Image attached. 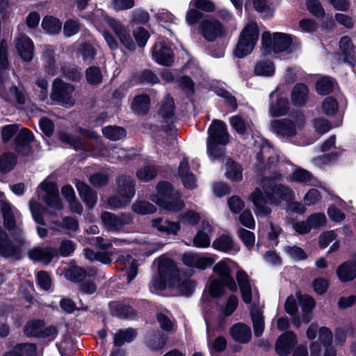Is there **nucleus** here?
I'll return each mask as SVG.
<instances>
[{"instance_id": "obj_1", "label": "nucleus", "mask_w": 356, "mask_h": 356, "mask_svg": "<svg viewBox=\"0 0 356 356\" xmlns=\"http://www.w3.org/2000/svg\"><path fill=\"white\" fill-rule=\"evenodd\" d=\"M281 175L276 177H265L261 180V188H256L250 198L255 209L254 213L257 216L266 217L271 213L268 205V200L271 204L276 203L275 197L284 201H291L294 198V193L289 186L278 184Z\"/></svg>"}, {"instance_id": "obj_2", "label": "nucleus", "mask_w": 356, "mask_h": 356, "mask_svg": "<svg viewBox=\"0 0 356 356\" xmlns=\"http://www.w3.org/2000/svg\"><path fill=\"white\" fill-rule=\"evenodd\" d=\"M300 47V41L289 34L275 32L271 35L269 31H265L261 35V51L264 56H268L272 51L291 54Z\"/></svg>"}, {"instance_id": "obj_3", "label": "nucleus", "mask_w": 356, "mask_h": 356, "mask_svg": "<svg viewBox=\"0 0 356 356\" xmlns=\"http://www.w3.org/2000/svg\"><path fill=\"white\" fill-rule=\"evenodd\" d=\"M154 264L157 266V273L152 278L149 284L151 290L162 291L167 287L177 285L175 281L181 274L172 259L161 256Z\"/></svg>"}, {"instance_id": "obj_4", "label": "nucleus", "mask_w": 356, "mask_h": 356, "mask_svg": "<svg viewBox=\"0 0 356 356\" xmlns=\"http://www.w3.org/2000/svg\"><path fill=\"white\" fill-rule=\"evenodd\" d=\"M229 142L226 124L220 120H214L208 129L207 148L208 155L214 159L223 156L224 146Z\"/></svg>"}, {"instance_id": "obj_5", "label": "nucleus", "mask_w": 356, "mask_h": 356, "mask_svg": "<svg viewBox=\"0 0 356 356\" xmlns=\"http://www.w3.org/2000/svg\"><path fill=\"white\" fill-rule=\"evenodd\" d=\"M116 195L108 198L107 203L112 209L127 206L136 193V181L127 175L121 174L116 178Z\"/></svg>"}, {"instance_id": "obj_6", "label": "nucleus", "mask_w": 356, "mask_h": 356, "mask_svg": "<svg viewBox=\"0 0 356 356\" xmlns=\"http://www.w3.org/2000/svg\"><path fill=\"white\" fill-rule=\"evenodd\" d=\"M157 194L153 195L151 200L170 212H178L184 207L183 201L180 200V194L171 184L163 181L156 186Z\"/></svg>"}, {"instance_id": "obj_7", "label": "nucleus", "mask_w": 356, "mask_h": 356, "mask_svg": "<svg viewBox=\"0 0 356 356\" xmlns=\"http://www.w3.org/2000/svg\"><path fill=\"white\" fill-rule=\"evenodd\" d=\"M13 241L9 235L0 227V256L5 258L19 259L21 257L22 247L27 243L22 227H17L11 232Z\"/></svg>"}, {"instance_id": "obj_8", "label": "nucleus", "mask_w": 356, "mask_h": 356, "mask_svg": "<svg viewBox=\"0 0 356 356\" xmlns=\"http://www.w3.org/2000/svg\"><path fill=\"white\" fill-rule=\"evenodd\" d=\"M259 31L257 24L249 22L242 29L238 42L234 51L238 58H244L249 55L254 49L259 39Z\"/></svg>"}, {"instance_id": "obj_9", "label": "nucleus", "mask_w": 356, "mask_h": 356, "mask_svg": "<svg viewBox=\"0 0 356 356\" xmlns=\"http://www.w3.org/2000/svg\"><path fill=\"white\" fill-rule=\"evenodd\" d=\"M304 118L302 115H298L293 119L284 118L275 120L270 122L271 131L278 136L293 137L297 131L303 126Z\"/></svg>"}, {"instance_id": "obj_10", "label": "nucleus", "mask_w": 356, "mask_h": 356, "mask_svg": "<svg viewBox=\"0 0 356 356\" xmlns=\"http://www.w3.org/2000/svg\"><path fill=\"white\" fill-rule=\"evenodd\" d=\"M74 88L73 86L63 82L60 79H56L52 85L50 97L51 100L63 105L72 106L75 103L73 97Z\"/></svg>"}, {"instance_id": "obj_11", "label": "nucleus", "mask_w": 356, "mask_h": 356, "mask_svg": "<svg viewBox=\"0 0 356 356\" xmlns=\"http://www.w3.org/2000/svg\"><path fill=\"white\" fill-rule=\"evenodd\" d=\"M100 219L104 227L107 231L119 232L124 226L132 222L133 216L130 213H121L115 215L113 213L104 211L102 213Z\"/></svg>"}, {"instance_id": "obj_12", "label": "nucleus", "mask_w": 356, "mask_h": 356, "mask_svg": "<svg viewBox=\"0 0 356 356\" xmlns=\"http://www.w3.org/2000/svg\"><path fill=\"white\" fill-rule=\"evenodd\" d=\"M229 259H224L216 263L213 267V272L225 282L227 288L232 292L237 291V284L232 276L231 264Z\"/></svg>"}, {"instance_id": "obj_13", "label": "nucleus", "mask_w": 356, "mask_h": 356, "mask_svg": "<svg viewBox=\"0 0 356 356\" xmlns=\"http://www.w3.org/2000/svg\"><path fill=\"white\" fill-rule=\"evenodd\" d=\"M181 260L188 267L204 270L211 266L215 263L216 259L213 256L189 252L182 255Z\"/></svg>"}, {"instance_id": "obj_14", "label": "nucleus", "mask_w": 356, "mask_h": 356, "mask_svg": "<svg viewBox=\"0 0 356 356\" xmlns=\"http://www.w3.org/2000/svg\"><path fill=\"white\" fill-rule=\"evenodd\" d=\"M40 186L45 193L42 197L44 202L49 207L56 210H61L63 209V204L59 198L57 185L54 182L44 181L40 184Z\"/></svg>"}, {"instance_id": "obj_15", "label": "nucleus", "mask_w": 356, "mask_h": 356, "mask_svg": "<svg viewBox=\"0 0 356 356\" xmlns=\"http://www.w3.org/2000/svg\"><path fill=\"white\" fill-rule=\"evenodd\" d=\"M200 30L201 35L209 42L215 40L223 34L221 24L214 19H204L200 24Z\"/></svg>"}, {"instance_id": "obj_16", "label": "nucleus", "mask_w": 356, "mask_h": 356, "mask_svg": "<svg viewBox=\"0 0 356 356\" xmlns=\"http://www.w3.org/2000/svg\"><path fill=\"white\" fill-rule=\"evenodd\" d=\"M298 299L301 305L302 315L301 318L297 316L293 318V324L296 327H300L302 323H309L312 320L311 312L315 305L314 300L309 296H300Z\"/></svg>"}, {"instance_id": "obj_17", "label": "nucleus", "mask_w": 356, "mask_h": 356, "mask_svg": "<svg viewBox=\"0 0 356 356\" xmlns=\"http://www.w3.org/2000/svg\"><path fill=\"white\" fill-rule=\"evenodd\" d=\"M297 343L296 336L291 331L283 333L275 343L276 353L280 356L288 355Z\"/></svg>"}, {"instance_id": "obj_18", "label": "nucleus", "mask_w": 356, "mask_h": 356, "mask_svg": "<svg viewBox=\"0 0 356 356\" xmlns=\"http://www.w3.org/2000/svg\"><path fill=\"white\" fill-rule=\"evenodd\" d=\"M33 139V134L27 129H22L15 138V150L24 156L32 153L31 143Z\"/></svg>"}, {"instance_id": "obj_19", "label": "nucleus", "mask_w": 356, "mask_h": 356, "mask_svg": "<svg viewBox=\"0 0 356 356\" xmlns=\"http://www.w3.org/2000/svg\"><path fill=\"white\" fill-rule=\"evenodd\" d=\"M0 207L3 216V225L8 231L13 232L17 227H21L19 225L16 226L15 217L21 216L18 211H14L12 205L3 200L0 202Z\"/></svg>"}, {"instance_id": "obj_20", "label": "nucleus", "mask_w": 356, "mask_h": 356, "mask_svg": "<svg viewBox=\"0 0 356 356\" xmlns=\"http://www.w3.org/2000/svg\"><path fill=\"white\" fill-rule=\"evenodd\" d=\"M55 253L56 250L53 248L36 246L28 252V256L33 261L47 265L52 261Z\"/></svg>"}, {"instance_id": "obj_21", "label": "nucleus", "mask_w": 356, "mask_h": 356, "mask_svg": "<svg viewBox=\"0 0 356 356\" xmlns=\"http://www.w3.org/2000/svg\"><path fill=\"white\" fill-rule=\"evenodd\" d=\"M152 56L156 63L163 65L169 66L174 61L172 49L161 42L154 45Z\"/></svg>"}, {"instance_id": "obj_22", "label": "nucleus", "mask_w": 356, "mask_h": 356, "mask_svg": "<svg viewBox=\"0 0 356 356\" xmlns=\"http://www.w3.org/2000/svg\"><path fill=\"white\" fill-rule=\"evenodd\" d=\"M108 24L109 26L115 32V35L118 37L121 43L127 49L131 51L135 49L134 42H133L129 33L122 24L113 19H111L108 21Z\"/></svg>"}, {"instance_id": "obj_23", "label": "nucleus", "mask_w": 356, "mask_h": 356, "mask_svg": "<svg viewBox=\"0 0 356 356\" xmlns=\"http://www.w3.org/2000/svg\"><path fill=\"white\" fill-rule=\"evenodd\" d=\"M236 279L240 289L243 300L250 304L252 301V286L247 273L239 268L236 274Z\"/></svg>"}, {"instance_id": "obj_24", "label": "nucleus", "mask_w": 356, "mask_h": 356, "mask_svg": "<svg viewBox=\"0 0 356 356\" xmlns=\"http://www.w3.org/2000/svg\"><path fill=\"white\" fill-rule=\"evenodd\" d=\"M19 55L24 61H31L33 56L34 45L33 41L26 35H20L16 42Z\"/></svg>"}, {"instance_id": "obj_25", "label": "nucleus", "mask_w": 356, "mask_h": 356, "mask_svg": "<svg viewBox=\"0 0 356 356\" xmlns=\"http://www.w3.org/2000/svg\"><path fill=\"white\" fill-rule=\"evenodd\" d=\"M178 172L181 180L186 188L188 189H193L196 187V177L190 171L188 161L186 158H184L180 162Z\"/></svg>"}, {"instance_id": "obj_26", "label": "nucleus", "mask_w": 356, "mask_h": 356, "mask_svg": "<svg viewBox=\"0 0 356 356\" xmlns=\"http://www.w3.org/2000/svg\"><path fill=\"white\" fill-rule=\"evenodd\" d=\"M229 332L234 341L241 343H248L252 337L250 327L242 323L234 325Z\"/></svg>"}, {"instance_id": "obj_27", "label": "nucleus", "mask_w": 356, "mask_h": 356, "mask_svg": "<svg viewBox=\"0 0 356 356\" xmlns=\"http://www.w3.org/2000/svg\"><path fill=\"white\" fill-rule=\"evenodd\" d=\"M118 265H123L122 269L127 272L128 282H131L136 276L138 273V265L136 260L128 254H122L117 261Z\"/></svg>"}, {"instance_id": "obj_28", "label": "nucleus", "mask_w": 356, "mask_h": 356, "mask_svg": "<svg viewBox=\"0 0 356 356\" xmlns=\"http://www.w3.org/2000/svg\"><path fill=\"white\" fill-rule=\"evenodd\" d=\"M76 187L86 207L92 209L97 201V193L92 191L86 184L81 181L76 182Z\"/></svg>"}, {"instance_id": "obj_29", "label": "nucleus", "mask_w": 356, "mask_h": 356, "mask_svg": "<svg viewBox=\"0 0 356 356\" xmlns=\"http://www.w3.org/2000/svg\"><path fill=\"white\" fill-rule=\"evenodd\" d=\"M152 226L161 232L167 234L177 235L180 229L179 222L163 220L161 218H157L152 220Z\"/></svg>"}, {"instance_id": "obj_30", "label": "nucleus", "mask_w": 356, "mask_h": 356, "mask_svg": "<svg viewBox=\"0 0 356 356\" xmlns=\"http://www.w3.org/2000/svg\"><path fill=\"white\" fill-rule=\"evenodd\" d=\"M203 230L199 231L193 238V244L198 248H208L211 244V238L209 232H211L212 227L208 222L202 223Z\"/></svg>"}, {"instance_id": "obj_31", "label": "nucleus", "mask_w": 356, "mask_h": 356, "mask_svg": "<svg viewBox=\"0 0 356 356\" xmlns=\"http://www.w3.org/2000/svg\"><path fill=\"white\" fill-rule=\"evenodd\" d=\"M308 88L303 83L296 84L291 94V101L295 106H302L308 99Z\"/></svg>"}, {"instance_id": "obj_32", "label": "nucleus", "mask_w": 356, "mask_h": 356, "mask_svg": "<svg viewBox=\"0 0 356 356\" xmlns=\"http://www.w3.org/2000/svg\"><path fill=\"white\" fill-rule=\"evenodd\" d=\"M289 180L311 186H318V180L314 177L310 172L301 168H298L293 171Z\"/></svg>"}, {"instance_id": "obj_33", "label": "nucleus", "mask_w": 356, "mask_h": 356, "mask_svg": "<svg viewBox=\"0 0 356 356\" xmlns=\"http://www.w3.org/2000/svg\"><path fill=\"white\" fill-rule=\"evenodd\" d=\"M339 48L341 54L343 56V61L348 63L351 67L354 66V50L353 44L348 36H343L339 41Z\"/></svg>"}, {"instance_id": "obj_34", "label": "nucleus", "mask_w": 356, "mask_h": 356, "mask_svg": "<svg viewBox=\"0 0 356 356\" xmlns=\"http://www.w3.org/2000/svg\"><path fill=\"white\" fill-rule=\"evenodd\" d=\"M131 108L138 115L146 114L150 108L149 96L145 94L136 96L132 101Z\"/></svg>"}, {"instance_id": "obj_35", "label": "nucleus", "mask_w": 356, "mask_h": 356, "mask_svg": "<svg viewBox=\"0 0 356 356\" xmlns=\"http://www.w3.org/2000/svg\"><path fill=\"white\" fill-rule=\"evenodd\" d=\"M337 273L341 282H350L356 277V264L352 262H344L338 267Z\"/></svg>"}, {"instance_id": "obj_36", "label": "nucleus", "mask_w": 356, "mask_h": 356, "mask_svg": "<svg viewBox=\"0 0 356 356\" xmlns=\"http://www.w3.org/2000/svg\"><path fill=\"white\" fill-rule=\"evenodd\" d=\"M289 111V104L288 100L284 97H278L275 101H272L269 113L273 117H279L285 115Z\"/></svg>"}, {"instance_id": "obj_37", "label": "nucleus", "mask_w": 356, "mask_h": 356, "mask_svg": "<svg viewBox=\"0 0 356 356\" xmlns=\"http://www.w3.org/2000/svg\"><path fill=\"white\" fill-rule=\"evenodd\" d=\"M250 315L252 321L254 334L255 337H259L261 336L264 330V318L261 311L257 307H252L250 309Z\"/></svg>"}, {"instance_id": "obj_38", "label": "nucleus", "mask_w": 356, "mask_h": 356, "mask_svg": "<svg viewBox=\"0 0 356 356\" xmlns=\"http://www.w3.org/2000/svg\"><path fill=\"white\" fill-rule=\"evenodd\" d=\"M97 154L109 158L117 159L120 161H124L130 159L127 151L117 147H102L99 153Z\"/></svg>"}, {"instance_id": "obj_39", "label": "nucleus", "mask_w": 356, "mask_h": 356, "mask_svg": "<svg viewBox=\"0 0 356 356\" xmlns=\"http://www.w3.org/2000/svg\"><path fill=\"white\" fill-rule=\"evenodd\" d=\"M55 49L51 46H45L42 54V60L44 63L47 72L54 75L56 70V63L55 60Z\"/></svg>"}, {"instance_id": "obj_40", "label": "nucleus", "mask_w": 356, "mask_h": 356, "mask_svg": "<svg viewBox=\"0 0 356 356\" xmlns=\"http://www.w3.org/2000/svg\"><path fill=\"white\" fill-rule=\"evenodd\" d=\"M1 96L8 102L15 101L19 104H24L26 101V94L22 88L16 86L10 88L9 92H1Z\"/></svg>"}, {"instance_id": "obj_41", "label": "nucleus", "mask_w": 356, "mask_h": 356, "mask_svg": "<svg viewBox=\"0 0 356 356\" xmlns=\"http://www.w3.org/2000/svg\"><path fill=\"white\" fill-rule=\"evenodd\" d=\"M136 331L132 328L119 330L114 335V345L122 346L125 343L131 342L136 336Z\"/></svg>"}, {"instance_id": "obj_42", "label": "nucleus", "mask_w": 356, "mask_h": 356, "mask_svg": "<svg viewBox=\"0 0 356 356\" xmlns=\"http://www.w3.org/2000/svg\"><path fill=\"white\" fill-rule=\"evenodd\" d=\"M212 247L224 252H229L235 250L232 238L228 234H223L217 238L213 242Z\"/></svg>"}, {"instance_id": "obj_43", "label": "nucleus", "mask_w": 356, "mask_h": 356, "mask_svg": "<svg viewBox=\"0 0 356 356\" xmlns=\"http://www.w3.org/2000/svg\"><path fill=\"white\" fill-rule=\"evenodd\" d=\"M159 114L165 122H172L175 115V103L172 98L166 96L162 102Z\"/></svg>"}, {"instance_id": "obj_44", "label": "nucleus", "mask_w": 356, "mask_h": 356, "mask_svg": "<svg viewBox=\"0 0 356 356\" xmlns=\"http://www.w3.org/2000/svg\"><path fill=\"white\" fill-rule=\"evenodd\" d=\"M175 282H177V285L172 286L171 288L178 289L180 293L184 296L191 295L196 286V282L194 280L184 278L181 275Z\"/></svg>"}, {"instance_id": "obj_45", "label": "nucleus", "mask_w": 356, "mask_h": 356, "mask_svg": "<svg viewBox=\"0 0 356 356\" xmlns=\"http://www.w3.org/2000/svg\"><path fill=\"white\" fill-rule=\"evenodd\" d=\"M227 288L225 282L217 277H211L209 282L208 290L211 296L219 298L223 296Z\"/></svg>"}, {"instance_id": "obj_46", "label": "nucleus", "mask_w": 356, "mask_h": 356, "mask_svg": "<svg viewBox=\"0 0 356 356\" xmlns=\"http://www.w3.org/2000/svg\"><path fill=\"white\" fill-rule=\"evenodd\" d=\"M43 29L49 34H57L61 31L62 22L57 18L46 16L42 22Z\"/></svg>"}, {"instance_id": "obj_47", "label": "nucleus", "mask_w": 356, "mask_h": 356, "mask_svg": "<svg viewBox=\"0 0 356 356\" xmlns=\"http://www.w3.org/2000/svg\"><path fill=\"white\" fill-rule=\"evenodd\" d=\"M104 136L110 140H118L126 136V131L120 127L108 126L102 129Z\"/></svg>"}, {"instance_id": "obj_48", "label": "nucleus", "mask_w": 356, "mask_h": 356, "mask_svg": "<svg viewBox=\"0 0 356 356\" xmlns=\"http://www.w3.org/2000/svg\"><path fill=\"white\" fill-rule=\"evenodd\" d=\"M29 209L34 221L38 225H45V222L43 218L44 208L41 204L31 199L29 201Z\"/></svg>"}, {"instance_id": "obj_49", "label": "nucleus", "mask_w": 356, "mask_h": 356, "mask_svg": "<svg viewBox=\"0 0 356 356\" xmlns=\"http://www.w3.org/2000/svg\"><path fill=\"white\" fill-rule=\"evenodd\" d=\"M257 159L260 162L265 163L266 167H270L277 161V156L274 150L269 147H263L257 155Z\"/></svg>"}, {"instance_id": "obj_50", "label": "nucleus", "mask_w": 356, "mask_h": 356, "mask_svg": "<svg viewBox=\"0 0 356 356\" xmlns=\"http://www.w3.org/2000/svg\"><path fill=\"white\" fill-rule=\"evenodd\" d=\"M58 139L62 143H65L76 149H86L85 145L79 137L74 136L70 134L65 132L60 133L58 135Z\"/></svg>"}, {"instance_id": "obj_51", "label": "nucleus", "mask_w": 356, "mask_h": 356, "mask_svg": "<svg viewBox=\"0 0 356 356\" xmlns=\"http://www.w3.org/2000/svg\"><path fill=\"white\" fill-rule=\"evenodd\" d=\"M226 176L232 181H240L242 179L241 167L229 159L226 163Z\"/></svg>"}, {"instance_id": "obj_52", "label": "nucleus", "mask_w": 356, "mask_h": 356, "mask_svg": "<svg viewBox=\"0 0 356 356\" xmlns=\"http://www.w3.org/2000/svg\"><path fill=\"white\" fill-rule=\"evenodd\" d=\"M334 86V80L329 76H324L316 82V90L318 94L325 95L332 92Z\"/></svg>"}, {"instance_id": "obj_53", "label": "nucleus", "mask_w": 356, "mask_h": 356, "mask_svg": "<svg viewBox=\"0 0 356 356\" xmlns=\"http://www.w3.org/2000/svg\"><path fill=\"white\" fill-rule=\"evenodd\" d=\"M44 322L42 321H31L26 323L24 327V333L29 337H41Z\"/></svg>"}, {"instance_id": "obj_54", "label": "nucleus", "mask_w": 356, "mask_h": 356, "mask_svg": "<svg viewBox=\"0 0 356 356\" xmlns=\"http://www.w3.org/2000/svg\"><path fill=\"white\" fill-rule=\"evenodd\" d=\"M254 73L259 76H272L275 73V66L270 60L258 62L254 67Z\"/></svg>"}, {"instance_id": "obj_55", "label": "nucleus", "mask_w": 356, "mask_h": 356, "mask_svg": "<svg viewBox=\"0 0 356 356\" xmlns=\"http://www.w3.org/2000/svg\"><path fill=\"white\" fill-rule=\"evenodd\" d=\"M132 211L140 215L151 214L156 212V207L146 201H136L131 206Z\"/></svg>"}, {"instance_id": "obj_56", "label": "nucleus", "mask_w": 356, "mask_h": 356, "mask_svg": "<svg viewBox=\"0 0 356 356\" xmlns=\"http://www.w3.org/2000/svg\"><path fill=\"white\" fill-rule=\"evenodd\" d=\"M157 170L153 165H145L136 172L137 178L141 181L147 182L156 177Z\"/></svg>"}, {"instance_id": "obj_57", "label": "nucleus", "mask_w": 356, "mask_h": 356, "mask_svg": "<svg viewBox=\"0 0 356 356\" xmlns=\"http://www.w3.org/2000/svg\"><path fill=\"white\" fill-rule=\"evenodd\" d=\"M146 342L149 348L156 350L161 349L164 346L165 343V339L160 332H155L148 336Z\"/></svg>"}, {"instance_id": "obj_58", "label": "nucleus", "mask_w": 356, "mask_h": 356, "mask_svg": "<svg viewBox=\"0 0 356 356\" xmlns=\"http://www.w3.org/2000/svg\"><path fill=\"white\" fill-rule=\"evenodd\" d=\"M87 82L90 85H98L102 81V74L98 67L92 66L86 70Z\"/></svg>"}, {"instance_id": "obj_59", "label": "nucleus", "mask_w": 356, "mask_h": 356, "mask_svg": "<svg viewBox=\"0 0 356 356\" xmlns=\"http://www.w3.org/2000/svg\"><path fill=\"white\" fill-rule=\"evenodd\" d=\"M16 164V159L12 153H5L0 156V170L8 172L13 170Z\"/></svg>"}, {"instance_id": "obj_60", "label": "nucleus", "mask_w": 356, "mask_h": 356, "mask_svg": "<svg viewBox=\"0 0 356 356\" xmlns=\"http://www.w3.org/2000/svg\"><path fill=\"white\" fill-rule=\"evenodd\" d=\"M229 123L233 129L239 134H245L250 129V124L238 115H235L229 119Z\"/></svg>"}, {"instance_id": "obj_61", "label": "nucleus", "mask_w": 356, "mask_h": 356, "mask_svg": "<svg viewBox=\"0 0 356 356\" xmlns=\"http://www.w3.org/2000/svg\"><path fill=\"white\" fill-rule=\"evenodd\" d=\"M136 81L142 83L156 84L159 83L158 76L150 70H144L136 76Z\"/></svg>"}, {"instance_id": "obj_62", "label": "nucleus", "mask_w": 356, "mask_h": 356, "mask_svg": "<svg viewBox=\"0 0 356 356\" xmlns=\"http://www.w3.org/2000/svg\"><path fill=\"white\" fill-rule=\"evenodd\" d=\"M338 109V103L332 97H327L322 103V110L326 115H333Z\"/></svg>"}, {"instance_id": "obj_63", "label": "nucleus", "mask_w": 356, "mask_h": 356, "mask_svg": "<svg viewBox=\"0 0 356 356\" xmlns=\"http://www.w3.org/2000/svg\"><path fill=\"white\" fill-rule=\"evenodd\" d=\"M266 2L267 0H254V6L264 17H270L273 15L274 8L267 5Z\"/></svg>"}, {"instance_id": "obj_64", "label": "nucleus", "mask_w": 356, "mask_h": 356, "mask_svg": "<svg viewBox=\"0 0 356 356\" xmlns=\"http://www.w3.org/2000/svg\"><path fill=\"white\" fill-rule=\"evenodd\" d=\"M309 224L310 225L311 229H318L322 227H324L326 225V217L325 214L322 213H316L310 215L307 218Z\"/></svg>"}]
</instances>
